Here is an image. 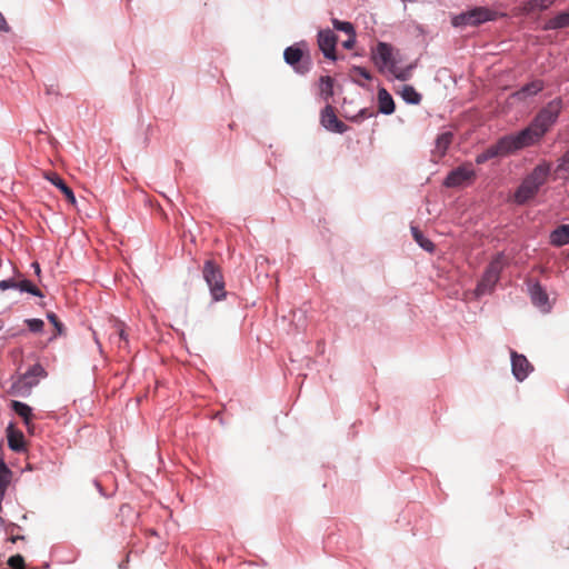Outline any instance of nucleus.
Returning a JSON list of instances; mask_svg holds the SVG:
<instances>
[{"mask_svg":"<svg viewBox=\"0 0 569 569\" xmlns=\"http://www.w3.org/2000/svg\"><path fill=\"white\" fill-rule=\"evenodd\" d=\"M506 264L505 252L501 251L493 256L475 288L473 295L477 299L495 291Z\"/></svg>","mask_w":569,"mask_h":569,"instance_id":"f257e3e1","label":"nucleus"},{"mask_svg":"<svg viewBox=\"0 0 569 569\" xmlns=\"http://www.w3.org/2000/svg\"><path fill=\"white\" fill-rule=\"evenodd\" d=\"M543 136L539 133V131L530 124L516 133L505 134L502 136V141L508 150V153H515L519 150H522L527 147L533 146L537 143Z\"/></svg>","mask_w":569,"mask_h":569,"instance_id":"f03ea898","label":"nucleus"},{"mask_svg":"<svg viewBox=\"0 0 569 569\" xmlns=\"http://www.w3.org/2000/svg\"><path fill=\"white\" fill-rule=\"evenodd\" d=\"M307 42L305 40H301L292 46L287 47L283 51L284 62L289 64L295 70V72L299 74H306L311 69L310 57H305V51L307 50Z\"/></svg>","mask_w":569,"mask_h":569,"instance_id":"7ed1b4c3","label":"nucleus"},{"mask_svg":"<svg viewBox=\"0 0 569 569\" xmlns=\"http://www.w3.org/2000/svg\"><path fill=\"white\" fill-rule=\"evenodd\" d=\"M562 109V100L560 98H556L549 101L545 107H542L536 117L532 119L531 123L539 131L540 134L545 136L550 128L557 122L560 112Z\"/></svg>","mask_w":569,"mask_h":569,"instance_id":"20e7f679","label":"nucleus"},{"mask_svg":"<svg viewBox=\"0 0 569 569\" xmlns=\"http://www.w3.org/2000/svg\"><path fill=\"white\" fill-rule=\"evenodd\" d=\"M202 276L209 287L213 301L226 298L224 280L220 268L212 261L206 260L202 268Z\"/></svg>","mask_w":569,"mask_h":569,"instance_id":"39448f33","label":"nucleus"},{"mask_svg":"<svg viewBox=\"0 0 569 569\" xmlns=\"http://www.w3.org/2000/svg\"><path fill=\"white\" fill-rule=\"evenodd\" d=\"M475 177L476 171L471 168V164H462L449 171L442 184L446 188H459L465 182L475 179Z\"/></svg>","mask_w":569,"mask_h":569,"instance_id":"423d86ee","label":"nucleus"},{"mask_svg":"<svg viewBox=\"0 0 569 569\" xmlns=\"http://www.w3.org/2000/svg\"><path fill=\"white\" fill-rule=\"evenodd\" d=\"M372 60L380 71L385 69H395V60L392 57V47L387 42H378L372 51Z\"/></svg>","mask_w":569,"mask_h":569,"instance_id":"0eeeda50","label":"nucleus"},{"mask_svg":"<svg viewBox=\"0 0 569 569\" xmlns=\"http://www.w3.org/2000/svg\"><path fill=\"white\" fill-rule=\"evenodd\" d=\"M317 41L325 58L336 61V47L338 41L336 33L331 29L319 30Z\"/></svg>","mask_w":569,"mask_h":569,"instance_id":"6e6552de","label":"nucleus"},{"mask_svg":"<svg viewBox=\"0 0 569 569\" xmlns=\"http://www.w3.org/2000/svg\"><path fill=\"white\" fill-rule=\"evenodd\" d=\"M511 357V372L515 379L522 382L529 373L533 370L532 365L528 361L526 356L518 353L513 350L510 352Z\"/></svg>","mask_w":569,"mask_h":569,"instance_id":"1a4fd4ad","label":"nucleus"},{"mask_svg":"<svg viewBox=\"0 0 569 569\" xmlns=\"http://www.w3.org/2000/svg\"><path fill=\"white\" fill-rule=\"evenodd\" d=\"M321 124L326 130L340 134L348 130V126L337 118L333 107L329 103L321 110Z\"/></svg>","mask_w":569,"mask_h":569,"instance_id":"9d476101","label":"nucleus"},{"mask_svg":"<svg viewBox=\"0 0 569 569\" xmlns=\"http://www.w3.org/2000/svg\"><path fill=\"white\" fill-rule=\"evenodd\" d=\"M472 18L473 27H479L486 22L496 21L500 17H505V13H500L489 7H472L468 9Z\"/></svg>","mask_w":569,"mask_h":569,"instance_id":"9b49d317","label":"nucleus"},{"mask_svg":"<svg viewBox=\"0 0 569 569\" xmlns=\"http://www.w3.org/2000/svg\"><path fill=\"white\" fill-rule=\"evenodd\" d=\"M540 188L531 182L528 178H523L519 187L516 189L513 200L517 204L523 206L530 201L538 192Z\"/></svg>","mask_w":569,"mask_h":569,"instance_id":"f8f14e48","label":"nucleus"},{"mask_svg":"<svg viewBox=\"0 0 569 569\" xmlns=\"http://www.w3.org/2000/svg\"><path fill=\"white\" fill-rule=\"evenodd\" d=\"M529 295L533 306L539 308L542 312H549L551 310L548 293L539 282L529 286Z\"/></svg>","mask_w":569,"mask_h":569,"instance_id":"ddd939ff","label":"nucleus"},{"mask_svg":"<svg viewBox=\"0 0 569 569\" xmlns=\"http://www.w3.org/2000/svg\"><path fill=\"white\" fill-rule=\"evenodd\" d=\"M509 156L508 150L502 141V138L500 137L496 143L489 146L485 151L477 154L475 158V162L477 164H483L485 162L497 158V157H506Z\"/></svg>","mask_w":569,"mask_h":569,"instance_id":"4468645a","label":"nucleus"},{"mask_svg":"<svg viewBox=\"0 0 569 569\" xmlns=\"http://www.w3.org/2000/svg\"><path fill=\"white\" fill-rule=\"evenodd\" d=\"M551 172V163L543 160L538 163L530 173L526 176L531 182L536 183L539 188H541L549 177Z\"/></svg>","mask_w":569,"mask_h":569,"instance_id":"2eb2a0df","label":"nucleus"},{"mask_svg":"<svg viewBox=\"0 0 569 569\" xmlns=\"http://www.w3.org/2000/svg\"><path fill=\"white\" fill-rule=\"evenodd\" d=\"M8 447L14 452H22L26 450L24 436L21 431L16 430L12 422L7 427Z\"/></svg>","mask_w":569,"mask_h":569,"instance_id":"dca6fc26","label":"nucleus"},{"mask_svg":"<svg viewBox=\"0 0 569 569\" xmlns=\"http://www.w3.org/2000/svg\"><path fill=\"white\" fill-rule=\"evenodd\" d=\"M545 88L543 81L536 79L523 84L519 90L513 92V97L518 100H523L528 97H533L541 92Z\"/></svg>","mask_w":569,"mask_h":569,"instance_id":"f3484780","label":"nucleus"},{"mask_svg":"<svg viewBox=\"0 0 569 569\" xmlns=\"http://www.w3.org/2000/svg\"><path fill=\"white\" fill-rule=\"evenodd\" d=\"M396 110V104L392 96L386 88L378 89V112L389 116Z\"/></svg>","mask_w":569,"mask_h":569,"instance_id":"a211bd4d","label":"nucleus"},{"mask_svg":"<svg viewBox=\"0 0 569 569\" xmlns=\"http://www.w3.org/2000/svg\"><path fill=\"white\" fill-rule=\"evenodd\" d=\"M549 243L553 247H563L569 243V224H560L550 232Z\"/></svg>","mask_w":569,"mask_h":569,"instance_id":"6ab92c4d","label":"nucleus"},{"mask_svg":"<svg viewBox=\"0 0 569 569\" xmlns=\"http://www.w3.org/2000/svg\"><path fill=\"white\" fill-rule=\"evenodd\" d=\"M46 178L64 194L71 204H76L77 200L74 192L59 174L50 173L46 176Z\"/></svg>","mask_w":569,"mask_h":569,"instance_id":"aec40b11","label":"nucleus"},{"mask_svg":"<svg viewBox=\"0 0 569 569\" xmlns=\"http://www.w3.org/2000/svg\"><path fill=\"white\" fill-rule=\"evenodd\" d=\"M11 409L19 417L22 418L23 423L30 430L32 427V425H31L32 408L26 402L13 400V401H11Z\"/></svg>","mask_w":569,"mask_h":569,"instance_id":"412c9836","label":"nucleus"},{"mask_svg":"<svg viewBox=\"0 0 569 569\" xmlns=\"http://www.w3.org/2000/svg\"><path fill=\"white\" fill-rule=\"evenodd\" d=\"M12 471L0 457V511L2 510V500L4 498L8 486L10 485Z\"/></svg>","mask_w":569,"mask_h":569,"instance_id":"4be33fe9","label":"nucleus"},{"mask_svg":"<svg viewBox=\"0 0 569 569\" xmlns=\"http://www.w3.org/2000/svg\"><path fill=\"white\" fill-rule=\"evenodd\" d=\"M113 328L114 331L109 336L110 341L117 345L119 348L122 347V343L128 345V333L126 331L124 323L122 321L116 320Z\"/></svg>","mask_w":569,"mask_h":569,"instance_id":"5701e85b","label":"nucleus"},{"mask_svg":"<svg viewBox=\"0 0 569 569\" xmlns=\"http://www.w3.org/2000/svg\"><path fill=\"white\" fill-rule=\"evenodd\" d=\"M46 375L43 367L39 363H36L28 368V370L22 375L21 380L24 385L32 387L38 383L37 378Z\"/></svg>","mask_w":569,"mask_h":569,"instance_id":"b1692460","label":"nucleus"},{"mask_svg":"<svg viewBox=\"0 0 569 569\" xmlns=\"http://www.w3.org/2000/svg\"><path fill=\"white\" fill-rule=\"evenodd\" d=\"M410 230L415 241L421 249L430 253L435 251V243L427 238L418 227L411 226Z\"/></svg>","mask_w":569,"mask_h":569,"instance_id":"393cba45","label":"nucleus"},{"mask_svg":"<svg viewBox=\"0 0 569 569\" xmlns=\"http://www.w3.org/2000/svg\"><path fill=\"white\" fill-rule=\"evenodd\" d=\"M569 28V9L566 11H560L555 17L549 19L546 24V29L548 30H559Z\"/></svg>","mask_w":569,"mask_h":569,"instance_id":"a878e982","label":"nucleus"},{"mask_svg":"<svg viewBox=\"0 0 569 569\" xmlns=\"http://www.w3.org/2000/svg\"><path fill=\"white\" fill-rule=\"evenodd\" d=\"M452 139H453V133L451 131H445V132L440 133L436 139L435 152L439 157H443L446 154L448 148L450 147Z\"/></svg>","mask_w":569,"mask_h":569,"instance_id":"bb28decb","label":"nucleus"},{"mask_svg":"<svg viewBox=\"0 0 569 569\" xmlns=\"http://www.w3.org/2000/svg\"><path fill=\"white\" fill-rule=\"evenodd\" d=\"M401 98L408 104H419L421 101V94L410 84H406L401 90Z\"/></svg>","mask_w":569,"mask_h":569,"instance_id":"cd10ccee","label":"nucleus"},{"mask_svg":"<svg viewBox=\"0 0 569 569\" xmlns=\"http://www.w3.org/2000/svg\"><path fill=\"white\" fill-rule=\"evenodd\" d=\"M320 97L328 101L333 96V79L330 76H322L319 79Z\"/></svg>","mask_w":569,"mask_h":569,"instance_id":"c85d7f7f","label":"nucleus"},{"mask_svg":"<svg viewBox=\"0 0 569 569\" xmlns=\"http://www.w3.org/2000/svg\"><path fill=\"white\" fill-rule=\"evenodd\" d=\"M451 26L453 28L463 29L467 27H473L472 18L469 10L462 11L451 17Z\"/></svg>","mask_w":569,"mask_h":569,"instance_id":"c756f323","label":"nucleus"},{"mask_svg":"<svg viewBox=\"0 0 569 569\" xmlns=\"http://www.w3.org/2000/svg\"><path fill=\"white\" fill-rule=\"evenodd\" d=\"M16 289L20 290L21 292L30 293L34 297L42 298L43 293L41 292L38 287H36L30 280L23 279L21 281H16Z\"/></svg>","mask_w":569,"mask_h":569,"instance_id":"7c9ffc66","label":"nucleus"},{"mask_svg":"<svg viewBox=\"0 0 569 569\" xmlns=\"http://www.w3.org/2000/svg\"><path fill=\"white\" fill-rule=\"evenodd\" d=\"M332 26L336 30L342 31L347 34H355L356 30L351 22L349 21H340L338 19H332Z\"/></svg>","mask_w":569,"mask_h":569,"instance_id":"2f4dec72","label":"nucleus"},{"mask_svg":"<svg viewBox=\"0 0 569 569\" xmlns=\"http://www.w3.org/2000/svg\"><path fill=\"white\" fill-rule=\"evenodd\" d=\"M24 323L27 325L29 331L32 333H40L43 331V328H44L43 320H41L39 318L26 319Z\"/></svg>","mask_w":569,"mask_h":569,"instance_id":"473e14b6","label":"nucleus"},{"mask_svg":"<svg viewBox=\"0 0 569 569\" xmlns=\"http://www.w3.org/2000/svg\"><path fill=\"white\" fill-rule=\"evenodd\" d=\"M412 70V66H408L405 69L399 70L396 66L395 69L390 68L388 71L400 81H407L410 78V72Z\"/></svg>","mask_w":569,"mask_h":569,"instance_id":"72a5a7b5","label":"nucleus"},{"mask_svg":"<svg viewBox=\"0 0 569 569\" xmlns=\"http://www.w3.org/2000/svg\"><path fill=\"white\" fill-rule=\"evenodd\" d=\"M377 114V112L370 108H362L358 111V113L356 116H353L351 118V120L353 122H359V121H362L365 119H369V118H372Z\"/></svg>","mask_w":569,"mask_h":569,"instance_id":"f704fd0d","label":"nucleus"},{"mask_svg":"<svg viewBox=\"0 0 569 569\" xmlns=\"http://www.w3.org/2000/svg\"><path fill=\"white\" fill-rule=\"evenodd\" d=\"M556 171L569 173V149L558 159Z\"/></svg>","mask_w":569,"mask_h":569,"instance_id":"c9c22d12","label":"nucleus"},{"mask_svg":"<svg viewBox=\"0 0 569 569\" xmlns=\"http://www.w3.org/2000/svg\"><path fill=\"white\" fill-rule=\"evenodd\" d=\"M10 569H24V559L21 555L11 556L8 559Z\"/></svg>","mask_w":569,"mask_h":569,"instance_id":"e433bc0d","label":"nucleus"},{"mask_svg":"<svg viewBox=\"0 0 569 569\" xmlns=\"http://www.w3.org/2000/svg\"><path fill=\"white\" fill-rule=\"evenodd\" d=\"M47 319L57 329L58 335H61L63 332V325L59 321V319H58L56 313L48 312L47 313Z\"/></svg>","mask_w":569,"mask_h":569,"instance_id":"4c0bfd02","label":"nucleus"},{"mask_svg":"<svg viewBox=\"0 0 569 569\" xmlns=\"http://www.w3.org/2000/svg\"><path fill=\"white\" fill-rule=\"evenodd\" d=\"M553 2L555 0H531L530 4L532 8L545 10L548 9Z\"/></svg>","mask_w":569,"mask_h":569,"instance_id":"58836bf2","label":"nucleus"},{"mask_svg":"<svg viewBox=\"0 0 569 569\" xmlns=\"http://www.w3.org/2000/svg\"><path fill=\"white\" fill-rule=\"evenodd\" d=\"M352 71L356 72L357 74H359L360 77H362L363 79L366 80H371V73L363 67H360V66H355L352 68Z\"/></svg>","mask_w":569,"mask_h":569,"instance_id":"ea45409f","label":"nucleus"},{"mask_svg":"<svg viewBox=\"0 0 569 569\" xmlns=\"http://www.w3.org/2000/svg\"><path fill=\"white\" fill-rule=\"evenodd\" d=\"M8 289H16V280L14 279H4L0 281V290L4 291Z\"/></svg>","mask_w":569,"mask_h":569,"instance_id":"a19ab883","label":"nucleus"},{"mask_svg":"<svg viewBox=\"0 0 569 569\" xmlns=\"http://www.w3.org/2000/svg\"><path fill=\"white\" fill-rule=\"evenodd\" d=\"M356 43V33L348 34V39L342 42L343 48L351 49Z\"/></svg>","mask_w":569,"mask_h":569,"instance_id":"79ce46f5","label":"nucleus"},{"mask_svg":"<svg viewBox=\"0 0 569 569\" xmlns=\"http://www.w3.org/2000/svg\"><path fill=\"white\" fill-rule=\"evenodd\" d=\"M0 31L1 32H9L10 27L7 23V20L4 19L3 14L0 12Z\"/></svg>","mask_w":569,"mask_h":569,"instance_id":"37998d69","label":"nucleus"},{"mask_svg":"<svg viewBox=\"0 0 569 569\" xmlns=\"http://www.w3.org/2000/svg\"><path fill=\"white\" fill-rule=\"evenodd\" d=\"M31 268L33 269V271H34L37 277L41 276V268H40V264L37 261H33L31 263Z\"/></svg>","mask_w":569,"mask_h":569,"instance_id":"c03bdc74","label":"nucleus"},{"mask_svg":"<svg viewBox=\"0 0 569 569\" xmlns=\"http://www.w3.org/2000/svg\"><path fill=\"white\" fill-rule=\"evenodd\" d=\"M96 487L98 488L99 492L104 496L101 485L98 481H94Z\"/></svg>","mask_w":569,"mask_h":569,"instance_id":"a18cd8bd","label":"nucleus"},{"mask_svg":"<svg viewBox=\"0 0 569 569\" xmlns=\"http://www.w3.org/2000/svg\"><path fill=\"white\" fill-rule=\"evenodd\" d=\"M47 93H48V94L54 93L53 88H52V87L48 88V89H47Z\"/></svg>","mask_w":569,"mask_h":569,"instance_id":"49530a36","label":"nucleus"},{"mask_svg":"<svg viewBox=\"0 0 569 569\" xmlns=\"http://www.w3.org/2000/svg\"><path fill=\"white\" fill-rule=\"evenodd\" d=\"M4 526V520L3 518L0 517V527H3Z\"/></svg>","mask_w":569,"mask_h":569,"instance_id":"de8ad7c7","label":"nucleus"},{"mask_svg":"<svg viewBox=\"0 0 569 569\" xmlns=\"http://www.w3.org/2000/svg\"><path fill=\"white\" fill-rule=\"evenodd\" d=\"M3 329V321L0 320V331Z\"/></svg>","mask_w":569,"mask_h":569,"instance_id":"09e8293b","label":"nucleus"},{"mask_svg":"<svg viewBox=\"0 0 569 569\" xmlns=\"http://www.w3.org/2000/svg\"><path fill=\"white\" fill-rule=\"evenodd\" d=\"M96 343L98 345L99 349H101V345L97 338H96Z\"/></svg>","mask_w":569,"mask_h":569,"instance_id":"8fccbe9b","label":"nucleus"},{"mask_svg":"<svg viewBox=\"0 0 569 569\" xmlns=\"http://www.w3.org/2000/svg\"><path fill=\"white\" fill-rule=\"evenodd\" d=\"M42 569H49V563H44Z\"/></svg>","mask_w":569,"mask_h":569,"instance_id":"3c124183","label":"nucleus"},{"mask_svg":"<svg viewBox=\"0 0 569 569\" xmlns=\"http://www.w3.org/2000/svg\"><path fill=\"white\" fill-rule=\"evenodd\" d=\"M567 258L569 259V253L567 254Z\"/></svg>","mask_w":569,"mask_h":569,"instance_id":"603ef678","label":"nucleus"}]
</instances>
